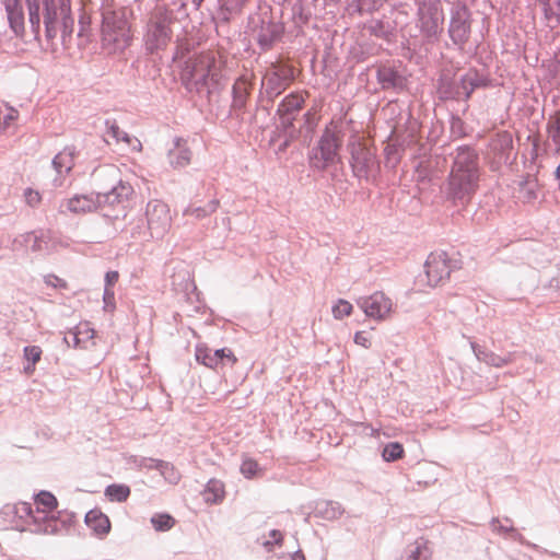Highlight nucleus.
<instances>
[{"mask_svg": "<svg viewBox=\"0 0 560 560\" xmlns=\"http://www.w3.org/2000/svg\"><path fill=\"white\" fill-rule=\"evenodd\" d=\"M103 300H104V303H105V307H114V301H115V292H114V289L112 288H104V293H103Z\"/></svg>", "mask_w": 560, "mask_h": 560, "instance_id": "nucleus-63", "label": "nucleus"}, {"mask_svg": "<svg viewBox=\"0 0 560 560\" xmlns=\"http://www.w3.org/2000/svg\"><path fill=\"white\" fill-rule=\"evenodd\" d=\"M269 537L271 538V540H264L261 542L262 547L267 551H271L273 549L275 545L280 546L282 544L283 536H282V533L280 530L271 529L269 532Z\"/></svg>", "mask_w": 560, "mask_h": 560, "instance_id": "nucleus-53", "label": "nucleus"}, {"mask_svg": "<svg viewBox=\"0 0 560 560\" xmlns=\"http://www.w3.org/2000/svg\"><path fill=\"white\" fill-rule=\"evenodd\" d=\"M28 23L35 40L40 38L42 23L45 37L52 42L61 32L62 42L70 37L74 27V18L70 0H25Z\"/></svg>", "mask_w": 560, "mask_h": 560, "instance_id": "nucleus-1", "label": "nucleus"}, {"mask_svg": "<svg viewBox=\"0 0 560 560\" xmlns=\"http://www.w3.org/2000/svg\"><path fill=\"white\" fill-rule=\"evenodd\" d=\"M303 119H304V127L307 129V130H313L314 127L316 126V118H315V115L312 110H307L304 115H303Z\"/></svg>", "mask_w": 560, "mask_h": 560, "instance_id": "nucleus-64", "label": "nucleus"}, {"mask_svg": "<svg viewBox=\"0 0 560 560\" xmlns=\"http://www.w3.org/2000/svg\"><path fill=\"white\" fill-rule=\"evenodd\" d=\"M211 355L217 359L219 365H224L225 362L233 365L237 361L234 353L229 348L212 350Z\"/></svg>", "mask_w": 560, "mask_h": 560, "instance_id": "nucleus-49", "label": "nucleus"}, {"mask_svg": "<svg viewBox=\"0 0 560 560\" xmlns=\"http://www.w3.org/2000/svg\"><path fill=\"white\" fill-rule=\"evenodd\" d=\"M458 261L450 258L446 252L431 253L424 264V271L430 287L443 284L453 270L458 269Z\"/></svg>", "mask_w": 560, "mask_h": 560, "instance_id": "nucleus-12", "label": "nucleus"}, {"mask_svg": "<svg viewBox=\"0 0 560 560\" xmlns=\"http://www.w3.org/2000/svg\"><path fill=\"white\" fill-rule=\"evenodd\" d=\"M250 1L252 0H220V19L224 22H229L233 16L241 14L243 9Z\"/></svg>", "mask_w": 560, "mask_h": 560, "instance_id": "nucleus-36", "label": "nucleus"}, {"mask_svg": "<svg viewBox=\"0 0 560 560\" xmlns=\"http://www.w3.org/2000/svg\"><path fill=\"white\" fill-rule=\"evenodd\" d=\"M343 132L341 127L330 121L316 143L307 153L310 168L315 172H325L341 163L340 148L342 144Z\"/></svg>", "mask_w": 560, "mask_h": 560, "instance_id": "nucleus-4", "label": "nucleus"}, {"mask_svg": "<svg viewBox=\"0 0 560 560\" xmlns=\"http://www.w3.org/2000/svg\"><path fill=\"white\" fill-rule=\"evenodd\" d=\"M258 470V464L250 458H246L242 462L241 472L245 478H253Z\"/></svg>", "mask_w": 560, "mask_h": 560, "instance_id": "nucleus-54", "label": "nucleus"}, {"mask_svg": "<svg viewBox=\"0 0 560 560\" xmlns=\"http://www.w3.org/2000/svg\"><path fill=\"white\" fill-rule=\"evenodd\" d=\"M438 93L442 100H464V94H462L460 89V80H453L448 77L440 78Z\"/></svg>", "mask_w": 560, "mask_h": 560, "instance_id": "nucleus-32", "label": "nucleus"}, {"mask_svg": "<svg viewBox=\"0 0 560 560\" xmlns=\"http://www.w3.org/2000/svg\"><path fill=\"white\" fill-rule=\"evenodd\" d=\"M60 208L72 214L91 213L100 209V200L96 192L75 194L62 200Z\"/></svg>", "mask_w": 560, "mask_h": 560, "instance_id": "nucleus-19", "label": "nucleus"}, {"mask_svg": "<svg viewBox=\"0 0 560 560\" xmlns=\"http://www.w3.org/2000/svg\"><path fill=\"white\" fill-rule=\"evenodd\" d=\"M8 26L20 39L25 37V13L21 0H2Z\"/></svg>", "mask_w": 560, "mask_h": 560, "instance_id": "nucleus-20", "label": "nucleus"}, {"mask_svg": "<svg viewBox=\"0 0 560 560\" xmlns=\"http://www.w3.org/2000/svg\"><path fill=\"white\" fill-rule=\"evenodd\" d=\"M86 526L92 534L103 539L110 532V521L106 514L98 509L90 510L84 517Z\"/></svg>", "mask_w": 560, "mask_h": 560, "instance_id": "nucleus-24", "label": "nucleus"}, {"mask_svg": "<svg viewBox=\"0 0 560 560\" xmlns=\"http://www.w3.org/2000/svg\"><path fill=\"white\" fill-rule=\"evenodd\" d=\"M151 524L158 532H167L175 525V520L168 514H155L151 517Z\"/></svg>", "mask_w": 560, "mask_h": 560, "instance_id": "nucleus-46", "label": "nucleus"}, {"mask_svg": "<svg viewBox=\"0 0 560 560\" xmlns=\"http://www.w3.org/2000/svg\"><path fill=\"white\" fill-rule=\"evenodd\" d=\"M74 148L67 147L54 156L51 165L57 173V176L54 178L55 187L62 186L65 176L72 171L74 166Z\"/></svg>", "mask_w": 560, "mask_h": 560, "instance_id": "nucleus-22", "label": "nucleus"}, {"mask_svg": "<svg viewBox=\"0 0 560 560\" xmlns=\"http://www.w3.org/2000/svg\"><path fill=\"white\" fill-rule=\"evenodd\" d=\"M376 80L382 90H392L395 93L402 92L406 89L408 82L401 65L389 62L382 63L377 67Z\"/></svg>", "mask_w": 560, "mask_h": 560, "instance_id": "nucleus-14", "label": "nucleus"}, {"mask_svg": "<svg viewBox=\"0 0 560 560\" xmlns=\"http://www.w3.org/2000/svg\"><path fill=\"white\" fill-rule=\"evenodd\" d=\"M294 80V68L289 65L272 63L261 81V95L272 103Z\"/></svg>", "mask_w": 560, "mask_h": 560, "instance_id": "nucleus-10", "label": "nucleus"}, {"mask_svg": "<svg viewBox=\"0 0 560 560\" xmlns=\"http://www.w3.org/2000/svg\"><path fill=\"white\" fill-rule=\"evenodd\" d=\"M96 194L97 199L100 200V209L104 208L105 206H120L124 209L130 196L133 194V188L129 183L119 180L118 184L115 185L109 191Z\"/></svg>", "mask_w": 560, "mask_h": 560, "instance_id": "nucleus-21", "label": "nucleus"}, {"mask_svg": "<svg viewBox=\"0 0 560 560\" xmlns=\"http://www.w3.org/2000/svg\"><path fill=\"white\" fill-rule=\"evenodd\" d=\"M365 27L371 35L386 42L393 40L396 34L395 21L387 18L373 19L368 22Z\"/></svg>", "mask_w": 560, "mask_h": 560, "instance_id": "nucleus-27", "label": "nucleus"}, {"mask_svg": "<svg viewBox=\"0 0 560 560\" xmlns=\"http://www.w3.org/2000/svg\"><path fill=\"white\" fill-rule=\"evenodd\" d=\"M505 524H503L499 518L494 517L491 520L490 525L493 532L509 536L512 538H516L518 536L517 530L513 527L512 521L509 518L504 520Z\"/></svg>", "mask_w": 560, "mask_h": 560, "instance_id": "nucleus-44", "label": "nucleus"}, {"mask_svg": "<svg viewBox=\"0 0 560 560\" xmlns=\"http://www.w3.org/2000/svg\"><path fill=\"white\" fill-rule=\"evenodd\" d=\"M20 514V517L26 516L31 517L35 523L40 522L39 514H36V509L34 510L31 503L23 502L16 511Z\"/></svg>", "mask_w": 560, "mask_h": 560, "instance_id": "nucleus-55", "label": "nucleus"}, {"mask_svg": "<svg viewBox=\"0 0 560 560\" xmlns=\"http://www.w3.org/2000/svg\"><path fill=\"white\" fill-rule=\"evenodd\" d=\"M540 196V185L535 176L527 175L517 183L516 197L523 203H534Z\"/></svg>", "mask_w": 560, "mask_h": 560, "instance_id": "nucleus-25", "label": "nucleus"}, {"mask_svg": "<svg viewBox=\"0 0 560 560\" xmlns=\"http://www.w3.org/2000/svg\"><path fill=\"white\" fill-rule=\"evenodd\" d=\"M105 495L112 502H125L130 495V488L127 485L113 483L106 487Z\"/></svg>", "mask_w": 560, "mask_h": 560, "instance_id": "nucleus-41", "label": "nucleus"}, {"mask_svg": "<svg viewBox=\"0 0 560 560\" xmlns=\"http://www.w3.org/2000/svg\"><path fill=\"white\" fill-rule=\"evenodd\" d=\"M161 475L171 483H177L179 480V474L176 471L174 466L164 460H159L158 468Z\"/></svg>", "mask_w": 560, "mask_h": 560, "instance_id": "nucleus-47", "label": "nucleus"}, {"mask_svg": "<svg viewBox=\"0 0 560 560\" xmlns=\"http://www.w3.org/2000/svg\"><path fill=\"white\" fill-rule=\"evenodd\" d=\"M542 9L544 18L550 28L560 25V0H537Z\"/></svg>", "mask_w": 560, "mask_h": 560, "instance_id": "nucleus-35", "label": "nucleus"}, {"mask_svg": "<svg viewBox=\"0 0 560 560\" xmlns=\"http://www.w3.org/2000/svg\"><path fill=\"white\" fill-rule=\"evenodd\" d=\"M73 329L75 330L77 335L81 337L84 343L94 337V329L90 327L89 323H80Z\"/></svg>", "mask_w": 560, "mask_h": 560, "instance_id": "nucleus-52", "label": "nucleus"}, {"mask_svg": "<svg viewBox=\"0 0 560 560\" xmlns=\"http://www.w3.org/2000/svg\"><path fill=\"white\" fill-rule=\"evenodd\" d=\"M359 307L368 317L384 319L390 313L393 303L383 292H375L370 296H362L357 301Z\"/></svg>", "mask_w": 560, "mask_h": 560, "instance_id": "nucleus-17", "label": "nucleus"}, {"mask_svg": "<svg viewBox=\"0 0 560 560\" xmlns=\"http://www.w3.org/2000/svg\"><path fill=\"white\" fill-rule=\"evenodd\" d=\"M5 109H7V114H4L2 118H0V121L2 122L3 126L9 127L12 121L18 119L19 112H18V109H15L14 107H12L8 104H5Z\"/></svg>", "mask_w": 560, "mask_h": 560, "instance_id": "nucleus-58", "label": "nucleus"}, {"mask_svg": "<svg viewBox=\"0 0 560 560\" xmlns=\"http://www.w3.org/2000/svg\"><path fill=\"white\" fill-rule=\"evenodd\" d=\"M471 350L476 358L479 361H482L487 363L488 365L495 366V368H502L509 363H511L512 359L511 355L509 357H500L495 354L494 352L488 351L485 348L477 345L475 341L470 342Z\"/></svg>", "mask_w": 560, "mask_h": 560, "instance_id": "nucleus-33", "label": "nucleus"}, {"mask_svg": "<svg viewBox=\"0 0 560 560\" xmlns=\"http://www.w3.org/2000/svg\"><path fill=\"white\" fill-rule=\"evenodd\" d=\"M25 201L31 207H36L40 202V195L38 191L27 188L24 191Z\"/></svg>", "mask_w": 560, "mask_h": 560, "instance_id": "nucleus-59", "label": "nucleus"}, {"mask_svg": "<svg viewBox=\"0 0 560 560\" xmlns=\"http://www.w3.org/2000/svg\"><path fill=\"white\" fill-rule=\"evenodd\" d=\"M354 342L365 349L371 347L369 334L365 331H357L353 338Z\"/></svg>", "mask_w": 560, "mask_h": 560, "instance_id": "nucleus-61", "label": "nucleus"}, {"mask_svg": "<svg viewBox=\"0 0 560 560\" xmlns=\"http://www.w3.org/2000/svg\"><path fill=\"white\" fill-rule=\"evenodd\" d=\"M172 23L174 22L165 18V12L162 15L153 12L147 23L143 37L147 50L154 52L168 45L173 35Z\"/></svg>", "mask_w": 560, "mask_h": 560, "instance_id": "nucleus-11", "label": "nucleus"}, {"mask_svg": "<svg viewBox=\"0 0 560 560\" xmlns=\"http://www.w3.org/2000/svg\"><path fill=\"white\" fill-rule=\"evenodd\" d=\"M159 460L151 457H135L132 462L140 468L156 469Z\"/></svg>", "mask_w": 560, "mask_h": 560, "instance_id": "nucleus-57", "label": "nucleus"}, {"mask_svg": "<svg viewBox=\"0 0 560 560\" xmlns=\"http://www.w3.org/2000/svg\"><path fill=\"white\" fill-rule=\"evenodd\" d=\"M546 131L548 139L553 143L557 151L560 150V112H556L547 119Z\"/></svg>", "mask_w": 560, "mask_h": 560, "instance_id": "nucleus-39", "label": "nucleus"}, {"mask_svg": "<svg viewBox=\"0 0 560 560\" xmlns=\"http://www.w3.org/2000/svg\"><path fill=\"white\" fill-rule=\"evenodd\" d=\"M459 80L464 100H468L476 89L485 88L489 82L487 77L480 74L477 70L474 69H470L468 72L462 75Z\"/></svg>", "mask_w": 560, "mask_h": 560, "instance_id": "nucleus-30", "label": "nucleus"}, {"mask_svg": "<svg viewBox=\"0 0 560 560\" xmlns=\"http://www.w3.org/2000/svg\"><path fill=\"white\" fill-rule=\"evenodd\" d=\"M215 60L210 55H200L189 58L185 62L182 79L189 91L201 92L207 85L208 79L217 80L214 70Z\"/></svg>", "mask_w": 560, "mask_h": 560, "instance_id": "nucleus-9", "label": "nucleus"}, {"mask_svg": "<svg viewBox=\"0 0 560 560\" xmlns=\"http://www.w3.org/2000/svg\"><path fill=\"white\" fill-rule=\"evenodd\" d=\"M191 150L187 140L183 138H175L173 147L168 149L167 159L168 163L174 168H183L190 164Z\"/></svg>", "mask_w": 560, "mask_h": 560, "instance_id": "nucleus-23", "label": "nucleus"}, {"mask_svg": "<svg viewBox=\"0 0 560 560\" xmlns=\"http://www.w3.org/2000/svg\"><path fill=\"white\" fill-rule=\"evenodd\" d=\"M212 349L203 345L196 347V360L209 369H218L220 365L214 357L211 355Z\"/></svg>", "mask_w": 560, "mask_h": 560, "instance_id": "nucleus-42", "label": "nucleus"}, {"mask_svg": "<svg viewBox=\"0 0 560 560\" xmlns=\"http://www.w3.org/2000/svg\"><path fill=\"white\" fill-rule=\"evenodd\" d=\"M44 281L47 285L56 289H65L67 287L66 281L55 275L45 276Z\"/></svg>", "mask_w": 560, "mask_h": 560, "instance_id": "nucleus-60", "label": "nucleus"}, {"mask_svg": "<svg viewBox=\"0 0 560 560\" xmlns=\"http://www.w3.org/2000/svg\"><path fill=\"white\" fill-rule=\"evenodd\" d=\"M36 514H39L40 521H46L48 514L52 512L57 505L56 497L48 491H40L35 498Z\"/></svg>", "mask_w": 560, "mask_h": 560, "instance_id": "nucleus-34", "label": "nucleus"}, {"mask_svg": "<svg viewBox=\"0 0 560 560\" xmlns=\"http://www.w3.org/2000/svg\"><path fill=\"white\" fill-rule=\"evenodd\" d=\"M147 230H132V237L147 241L149 238H162L170 230L172 217L168 206L158 199L150 200L145 208Z\"/></svg>", "mask_w": 560, "mask_h": 560, "instance_id": "nucleus-8", "label": "nucleus"}, {"mask_svg": "<svg viewBox=\"0 0 560 560\" xmlns=\"http://www.w3.org/2000/svg\"><path fill=\"white\" fill-rule=\"evenodd\" d=\"M352 305L346 300H339L337 304L332 306V314L334 317L337 319H341L345 316H348L351 314Z\"/></svg>", "mask_w": 560, "mask_h": 560, "instance_id": "nucleus-51", "label": "nucleus"}, {"mask_svg": "<svg viewBox=\"0 0 560 560\" xmlns=\"http://www.w3.org/2000/svg\"><path fill=\"white\" fill-rule=\"evenodd\" d=\"M224 485L218 479H210L205 489V500L207 503H219L224 498Z\"/></svg>", "mask_w": 560, "mask_h": 560, "instance_id": "nucleus-38", "label": "nucleus"}, {"mask_svg": "<svg viewBox=\"0 0 560 560\" xmlns=\"http://www.w3.org/2000/svg\"><path fill=\"white\" fill-rule=\"evenodd\" d=\"M404 454V447L398 442H390L386 444L382 452V457L385 462H395Z\"/></svg>", "mask_w": 560, "mask_h": 560, "instance_id": "nucleus-45", "label": "nucleus"}, {"mask_svg": "<svg viewBox=\"0 0 560 560\" xmlns=\"http://www.w3.org/2000/svg\"><path fill=\"white\" fill-rule=\"evenodd\" d=\"M345 513L342 505L332 500H319L315 503L314 515L325 521H336Z\"/></svg>", "mask_w": 560, "mask_h": 560, "instance_id": "nucleus-28", "label": "nucleus"}, {"mask_svg": "<svg viewBox=\"0 0 560 560\" xmlns=\"http://www.w3.org/2000/svg\"><path fill=\"white\" fill-rule=\"evenodd\" d=\"M49 233L43 230L25 232L14 237L13 250L26 249L32 253L46 254L49 252Z\"/></svg>", "mask_w": 560, "mask_h": 560, "instance_id": "nucleus-16", "label": "nucleus"}, {"mask_svg": "<svg viewBox=\"0 0 560 560\" xmlns=\"http://www.w3.org/2000/svg\"><path fill=\"white\" fill-rule=\"evenodd\" d=\"M284 34V25L271 19H261L257 30L256 40L262 51L270 50L276 43L281 40Z\"/></svg>", "mask_w": 560, "mask_h": 560, "instance_id": "nucleus-18", "label": "nucleus"}, {"mask_svg": "<svg viewBox=\"0 0 560 560\" xmlns=\"http://www.w3.org/2000/svg\"><path fill=\"white\" fill-rule=\"evenodd\" d=\"M444 18L441 0H417V27L428 43L439 40Z\"/></svg>", "mask_w": 560, "mask_h": 560, "instance_id": "nucleus-7", "label": "nucleus"}, {"mask_svg": "<svg viewBox=\"0 0 560 560\" xmlns=\"http://www.w3.org/2000/svg\"><path fill=\"white\" fill-rule=\"evenodd\" d=\"M350 154L349 165L353 177L359 182L376 184L381 175V165L375 150L358 136H352L347 144Z\"/></svg>", "mask_w": 560, "mask_h": 560, "instance_id": "nucleus-5", "label": "nucleus"}, {"mask_svg": "<svg viewBox=\"0 0 560 560\" xmlns=\"http://www.w3.org/2000/svg\"><path fill=\"white\" fill-rule=\"evenodd\" d=\"M119 273L115 270L107 271L105 275V287L104 288H114L116 282L118 281Z\"/></svg>", "mask_w": 560, "mask_h": 560, "instance_id": "nucleus-62", "label": "nucleus"}, {"mask_svg": "<svg viewBox=\"0 0 560 560\" xmlns=\"http://www.w3.org/2000/svg\"><path fill=\"white\" fill-rule=\"evenodd\" d=\"M472 33V12L463 1L453 2L450 10L447 35L452 46L459 52H466V46Z\"/></svg>", "mask_w": 560, "mask_h": 560, "instance_id": "nucleus-6", "label": "nucleus"}, {"mask_svg": "<svg viewBox=\"0 0 560 560\" xmlns=\"http://www.w3.org/2000/svg\"><path fill=\"white\" fill-rule=\"evenodd\" d=\"M250 91V83L246 77L236 79L232 86V108L236 112L245 109Z\"/></svg>", "mask_w": 560, "mask_h": 560, "instance_id": "nucleus-29", "label": "nucleus"}, {"mask_svg": "<svg viewBox=\"0 0 560 560\" xmlns=\"http://www.w3.org/2000/svg\"><path fill=\"white\" fill-rule=\"evenodd\" d=\"M162 3L158 4L154 12L163 14L165 18L175 22L188 16L187 3L188 0H161Z\"/></svg>", "mask_w": 560, "mask_h": 560, "instance_id": "nucleus-26", "label": "nucleus"}, {"mask_svg": "<svg viewBox=\"0 0 560 560\" xmlns=\"http://www.w3.org/2000/svg\"><path fill=\"white\" fill-rule=\"evenodd\" d=\"M105 124L107 126L108 135H110L117 142L124 141L130 143V136L126 131L121 130L115 120H106Z\"/></svg>", "mask_w": 560, "mask_h": 560, "instance_id": "nucleus-48", "label": "nucleus"}, {"mask_svg": "<svg viewBox=\"0 0 560 560\" xmlns=\"http://www.w3.org/2000/svg\"><path fill=\"white\" fill-rule=\"evenodd\" d=\"M24 358L27 360V365L24 366L26 373H32L35 370V364L40 360L42 349L38 346H26L23 349Z\"/></svg>", "mask_w": 560, "mask_h": 560, "instance_id": "nucleus-43", "label": "nucleus"}, {"mask_svg": "<svg viewBox=\"0 0 560 560\" xmlns=\"http://www.w3.org/2000/svg\"><path fill=\"white\" fill-rule=\"evenodd\" d=\"M480 165L477 151L469 145H459L453 153L448 175L446 198L454 205L469 202L479 187Z\"/></svg>", "mask_w": 560, "mask_h": 560, "instance_id": "nucleus-2", "label": "nucleus"}, {"mask_svg": "<svg viewBox=\"0 0 560 560\" xmlns=\"http://www.w3.org/2000/svg\"><path fill=\"white\" fill-rule=\"evenodd\" d=\"M430 557L431 549L428 541L423 538H419L407 545L398 560H429Z\"/></svg>", "mask_w": 560, "mask_h": 560, "instance_id": "nucleus-31", "label": "nucleus"}, {"mask_svg": "<svg viewBox=\"0 0 560 560\" xmlns=\"http://www.w3.org/2000/svg\"><path fill=\"white\" fill-rule=\"evenodd\" d=\"M387 0H352L347 10L349 14H371L378 11Z\"/></svg>", "mask_w": 560, "mask_h": 560, "instance_id": "nucleus-37", "label": "nucleus"}, {"mask_svg": "<svg viewBox=\"0 0 560 560\" xmlns=\"http://www.w3.org/2000/svg\"><path fill=\"white\" fill-rule=\"evenodd\" d=\"M385 163L387 167L394 168L400 161L399 149L396 145L388 144L385 150Z\"/></svg>", "mask_w": 560, "mask_h": 560, "instance_id": "nucleus-50", "label": "nucleus"}, {"mask_svg": "<svg viewBox=\"0 0 560 560\" xmlns=\"http://www.w3.org/2000/svg\"><path fill=\"white\" fill-rule=\"evenodd\" d=\"M141 12L136 5L126 3L118 9L105 8L102 11V43L110 52L125 49L131 39V22Z\"/></svg>", "mask_w": 560, "mask_h": 560, "instance_id": "nucleus-3", "label": "nucleus"}, {"mask_svg": "<svg viewBox=\"0 0 560 560\" xmlns=\"http://www.w3.org/2000/svg\"><path fill=\"white\" fill-rule=\"evenodd\" d=\"M305 104V97L301 92L288 94L278 105L277 116L280 127L289 131L294 127V121Z\"/></svg>", "mask_w": 560, "mask_h": 560, "instance_id": "nucleus-15", "label": "nucleus"}, {"mask_svg": "<svg viewBox=\"0 0 560 560\" xmlns=\"http://www.w3.org/2000/svg\"><path fill=\"white\" fill-rule=\"evenodd\" d=\"M492 171H499L502 165H511L514 161L513 138L509 131H502L492 137L488 144Z\"/></svg>", "mask_w": 560, "mask_h": 560, "instance_id": "nucleus-13", "label": "nucleus"}, {"mask_svg": "<svg viewBox=\"0 0 560 560\" xmlns=\"http://www.w3.org/2000/svg\"><path fill=\"white\" fill-rule=\"evenodd\" d=\"M219 200L218 199H212L210 200L206 206L203 207H197L195 205H189L185 210H184V214L185 215H190V217H194L196 219H203L208 215H210L211 213L215 212L217 209L219 208Z\"/></svg>", "mask_w": 560, "mask_h": 560, "instance_id": "nucleus-40", "label": "nucleus"}, {"mask_svg": "<svg viewBox=\"0 0 560 560\" xmlns=\"http://www.w3.org/2000/svg\"><path fill=\"white\" fill-rule=\"evenodd\" d=\"M63 340H65V342L68 346H72L73 348H83V347H85V343L83 342L81 337H79V335H77L74 329H70L66 334Z\"/></svg>", "mask_w": 560, "mask_h": 560, "instance_id": "nucleus-56", "label": "nucleus"}]
</instances>
